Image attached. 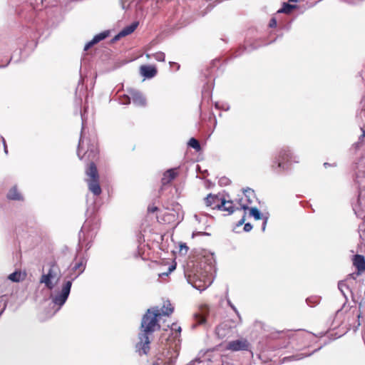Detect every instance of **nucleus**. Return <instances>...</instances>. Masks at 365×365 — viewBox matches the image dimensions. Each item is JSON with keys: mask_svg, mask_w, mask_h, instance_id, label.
I'll return each instance as SVG.
<instances>
[{"mask_svg": "<svg viewBox=\"0 0 365 365\" xmlns=\"http://www.w3.org/2000/svg\"><path fill=\"white\" fill-rule=\"evenodd\" d=\"M161 314L158 309H148L141 322L142 332L139 334V341L136 344V351L139 355L148 354L150 351V340L149 335L160 329L158 319Z\"/></svg>", "mask_w": 365, "mask_h": 365, "instance_id": "obj_1", "label": "nucleus"}, {"mask_svg": "<svg viewBox=\"0 0 365 365\" xmlns=\"http://www.w3.org/2000/svg\"><path fill=\"white\" fill-rule=\"evenodd\" d=\"M298 157L294 155L288 148L279 150L272 162L271 168L277 173H281L291 168L293 163H299Z\"/></svg>", "mask_w": 365, "mask_h": 365, "instance_id": "obj_2", "label": "nucleus"}, {"mask_svg": "<svg viewBox=\"0 0 365 365\" xmlns=\"http://www.w3.org/2000/svg\"><path fill=\"white\" fill-rule=\"evenodd\" d=\"M83 152L81 159L86 161H96L98 158V141L95 136L92 138H81L79 141L78 155Z\"/></svg>", "mask_w": 365, "mask_h": 365, "instance_id": "obj_3", "label": "nucleus"}, {"mask_svg": "<svg viewBox=\"0 0 365 365\" xmlns=\"http://www.w3.org/2000/svg\"><path fill=\"white\" fill-rule=\"evenodd\" d=\"M61 277V272L56 262H51L49 268L46 274H43L40 278V283L44 284L46 288L51 290L58 283Z\"/></svg>", "mask_w": 365, "mask_h": 365, "instance_id": "obj_4", "label": "nucleus"}, {"mask_svg": "<svg viewBox=\"0 0 365 365\" xmlns=\"http://www.w3.org/2000/svg\"><path fill=\"white\" fill-rule=\"evenodd\" d=\"M71 285L72 282L70 280L65 282L62 287L61 292L53 298V302L55 304L58 305L59 307L64 304L70 294Z\"/></svg>", "mask_w": 365, "mask_h": 365, "instance_id": "obj_5", "label": "nucleus"}, {"mask_svg": "<svg viewBox=\"0 0 365 365\" xmlns=\"http://www.w3.org/2000/svg\"><path fill=\"white\" fill-rule=\"evenodd\" d=\"M226 348L232 351H247L250 348V344L246 339H240L230 341Z\"/></svg>", "mask_w": 365, "mask_h": 365, "instance_id": "obj_6", "label": "nucleus"}, {"mask_svg": "<svg viewBox=\"0 0 365 365\" xmlns=\"http://www.w3.org/2000/svg\"><path fill=\"white\" fill-rule=\"evenodd\" d=\"M210 313V309L207 305H202L200 307L199 310L194 315L195 323L192 327L195 328L197 325H201L205 323L206 318Z\"/></svg>", "mask_w": 365, "mask_h": 365, "instance_id": "obj_7", "label": "nucleus"}, {"mask_svg": "<svg viewBox=\"0 0 365 365\" xmlns=\"http://www.w3.org/2000/svg\"><path fill=\"white\" fill-rule=\"evenodd\" d=\"M254 195V191L252 189L247 188L244 190V197L239 200V204L241 209L246 210L250 209V205L252 203L250 196Z\"/></svg>", "mask_w": 365, "mask_h": 365, "instance_id": "obj_8", "label": "nucleus"}, {"mask_svg": "<svg viewBox=\"0 0 365 365\" xmlns=\"http://www.w3.org/2000/svg\"><path fill=\"white\" fill-rule=\"evenodd\" d=\"M222 198L220 197L217 195H212L209 194L205 199V204L207 207H209L212 209H217L220 208V202Z\"/></svg>", "mask_w": 365, "mask_h": 365, "instance_id": "obj_9", "label": "nucleus"}, {"mask_svg": "<svg viewBox=\"0 0 365 365\" xmlns=\"http://www.w3.org/2000/svg\"><path fill=\"white\" fill-rule=\"evenodd\" d=\"M232 331L231 326L227 322L221 323L215 329V333L220 339L228 337Z\"/></svg>", "mask_w": 365, "mask_h": 365, "instance_id": "obj_10", "label": "nucleus"}, {"mask_svg": "<svg viewBox=\"0 0 365 365\" xmlns=\"http://www.w3.org/2000/svg\"><path fill=\"white\" fill-rule=\"evenodd\" d=\"M178 171L176 168H172L166 170L163 175L161 182L163 185L170 184L178 175Z\"/></svg>", "mask_w": 365, "mask_h": 365, "instance_id": "obj_11", "label": "nucleus"}, {"mask_svg": "<svg viewBox=\"0 0 365 365\" xmlns=\"http://www.w3.org/2000/svg\"><path fill=\"white\" fill-rule=\"evenodd\" d=\"M353 264L357 269V275L365 271V259L363 255H356L354 257Z\"/></svg>", "mask_w": 365, "mask_h": 365, "instance_id": "obj_12", "label": "nucleus"}, {"mask_svg": "<svg viewBox=\"0 0 365 365\" xmlns=\"http://www.w3.org/2000/svg\"><path fill=\"white\" fill-rule=\"evenodd\" d=\"M89 190L95 195H100L102 190L100 186L99 179L87 180Z\"/></svg>", "mask_w": 365, "mask_h": 365, "instance_id": "obj_13", "label": "nucleus"}, {"mask_svg": "<svg viewBox=\"0 0 365 365\" xmlns=\"http://www.w3.org/2000/svg\"><path fill=\"white\" fill-rule=\"evenodd\" d=\"M138 26V21L133 22L129 26H127L125 28H123L118 33V34L115 36V39H119L121 37H124V36H126L132 34L137 29Z\"/></svg>", "mask_w": 365, "mask_h": 365, "instance_id": "obj_14", "label": "nucleus"}, {"mask_svg": "<svg viewBox=\"0 0 365 365\" xmlns=\"http://www.w3.org/2000/svg\"><path fill=\"white\" fill-rule=\"evenodd\" d=\"M108 36V32H107V31H103L102 33H100V34L96 35L91 41H90L85 45L84 50L85 51L88 50L90 48H91L96 43L105 39Z\"/></svg>", "mask_w": 365, "mask_h": 365, "instance_id": "obj_15", "label": "nucleus"}, {"mask_svg": "<svg viewBox=\"0 0 365 365\" xmlns=\"http://www.w3.org/2000/svg\"><path fill=\"white\" fill-rule=\"evenodd\" d=\"M157 69L153 66H142L140 67V73L145 78H153L157 74Z\"/></svg>", "mask_w": 365, "mask_h": 365, "instance_id": "obj_16", "label": "nucleus"}, {"mask_svg": "<svg viewBox=\"0 0 365 365\" xmlns=\"http://www.w3.org/2000/svg\"><path fill=\"white\" fill-rule=\"evenodd\" d=\"M90 163L86 170L88 179H99V174L94 161H89Z\"/></svg>", "mask_w": 365, "mask_h": 365, "instance_id": "obj_17", "label": "nucleus"}, {"mask_svg": "<svg viewBox=\"0 0 365 365\" xmlns=\"http://www.w3.org/2000/svg\"><path fill=\"white\" fill-rule=\"evenodd\" d=\"M219 210L222 211H227L229 214H231L234 212L235 209L234 203L232 200H225V199L222 198L220 202V208Z\"/></svg>", "mask_w": 365, "mask_h": 365, "instance_id": "obj_18", "label": "nucleus"}, {"mask_svg": "<svg viewBox=\"0 0 365 365\" xmlns=\"http://www.w3.org/2000/svg\"><path fill=\"white\" fill-rule=\"evenodd\" d=\"M85 267L86 264L83 259H81L80 260L75 262L73 267H72V271L76 274V276L77 277L84 271Z\"/></svg>", "mask_w": 365, "mask_h": 365, "instance_id": "obj_19", "label": "nucleus"}, {"mask_svg": "<svg viewBox=\"0 0 365 365\" xmlns=\"http://www.w3.org/2000/svg\"><path fill=\"white\" fill-rule=\"evenodd\" d=\"M133 103L138 106H144L146 104L145 97L140 93H134L132 95Z\"/></svg>", "mask_w": 365, "mask_h": 365, "instance_id": "obj_20", "label": "nucleus"}, {"mask_svg": "<svg viewBox=\"0 0 365 365\" xmlns=\"http://www.w3.org/2000/svg\"><path fill=\"white\" fill-rule=\"evenodd\" d=\"M7 198L12 200H21L23 199L21 193L18 191L16 186L9 190L7 193Z\"/></svg>", "mask_w": 365, "mask_h": 365, "instance_id": "obj_21", "label": "nucleus"}, {"mask_svg": "<svg viewBox=\"0 0 365 365\" xmlns=\"http://www.w3.org/2000/svg\"><path fill=\"white\" fill-rule=\"evenodd\" d=\"M173 307L170 301L164 302L163 307L160 311L161 315L169 316L173 312Z\"/></svg>", "mask_w": 365, "mask_h": 365, "instance_id": "obj_22", "label": "nucleus"}, {"mask_svg": "<svg viewBox=\"0 0 365 365\" xmlns=\"http://www.w3.org/2000/svg\"><path fill=\"white\" fill-rule=\"evenodd\" d=\"M25 276L23 275L21 271H16L8 276V279L14 282H19L24 279Z\"/></svg>", "mask_w": 365, "mask_h": 365, "instance_id": "obj_23", "label": "nucleus"}, {"mask_svg": "<svg viewBox=\"0 0 365 365\" xmlns=\"http://www.w3.org/2000/svg\"><path fill=\"white\" fill-rule=\"evenodd\" d=\"M296 8V5L289 4V3H284L282 7L278 10V13L289 14Z\"/></svg>", "mask_w": 365, "mask_h": 365, "instance_id": "obj_24", "label": "nucleus"}, {"mask_svg": "<svg viewBox=\"0 0 365 365\" xmlns=\"http://www.w3.org/2000/svg\"><path fill=\"white\" fill-rule=\"evenodd\" d=\"M175 220V215L173 213L170 212L168 210H166L161 217V220L164 223H170L173 222Z\"/></svg>", "mask_w": 365, "mask_h": 365, "instance_id": "obj_25", "label": "nucleus"}, {"mask_svg": "<svg viewBox=\"0 0 365 365\" xmlns=\"http://www.w3.org/2000/svg\"><path fill=\"white\" fill-rule=\"evenodd\" d=\"M188 145L191 148H194L196 151H200L201 150V146L199 141L194 138L190 139Z\"/></svg>", "mask_w": 365, "mask_h": 365, "instance_id": "obj_26", "label": "nucleus"}, {"mask_svg": "<svg viewBox=\"0 0 365 365\" xmlns=\"http://www.w3.org/2000/svg\"><path fill=\"white\" fill-rule=\"evenodd\" d=\"M250 215L252 216L257 220L262 218V214L257 207H252L250 209Z\"/></svg>", "mask_w": 365, "mask_h": 365, "instance_id": "obj_27", "label": "nucleus"}, {"mask_svg": "<svg viewBox=\"0 0 365 365\" xmlns=\"http://www.w3.org/2000/svg\"><path fill=\"white\" fill-rule=\"evenodd\" d=\"M153 57L158 61L163 62L165 58V55L163 52L158 51L153 53Z\"/></svg>", "mask_w": 365, "mask_h": 365, "instance_id": "obj_28", "label": "nucleus"}, {"mask_svg": "<svg viewBox=\"0 0 365 365\" xmlns=\"http://www.w3.org/2000/svg\"><path fill=\"white\" fill-rule=\"evenodd\" d=\"M170 329H171L172 331H175V338L178 337L180 334V332H181V327L178 324L173 323L171 325V328Z\"/></svg>", "mask_w": 365, "mask_h": 365, "instance_id": "obj_29", "label": "nucleus"}, {"mask_svg": "<svg viewBox=\"0 0 365 365\" xmlns=\"http://www.w3.org/2000/svg\"><path fill=\"white\" fill-rule=\"evenodd\" d=\"M211 283H212V281H211L210 278H208V279H207V281H205V282H204V284H203V285H200V284L197 285V284L195 283V287L197 289H200V290H203V289H205L206 287H207L208 286H210V285L211 284Z\"/></svg>", "mask_w": 365, "mask_h": 365, "instance_id": "obj_30", "label": "nucleus"}, {"mask_svg": "<svg viewBox=\"0 0 365 365\" xmlns=\"http://www.w3.org/2000/svg\"><path fill=\"white\" fill-rule=\"evenodd\" d=\"M158 210V207L155 206L154 205H149L148 207V212H150V213H153V212H156Z\"/></svg>", "mask_w": 365, "mask_h": 365, "instance_id": "obj_31", "label": "nucleus"}, {"mask_svg": "<svg viewBox=\"0 0 365 365\" xmlns=\"http://www.w3.org/2000/svg\"><path fill=\"white\" fill-rule=\"evenodd\" d=\"M252 229V226L250 223H246L244 226V230L246 232H249Z\"/></svg>", "mask_w": 365, "mask_h": 365, "instance_id": "obj_32", "label": "nucleus"}, {"mask_svg": "<svg viewBox=\"0 0 365 365\" xmlns=\"http://www.w3.org/2000/svg\"><path fill=\"white\" fill-rule=\"evenodd\" d=\"M269 26L273 28V27H275L277 26V21L274 18H272L270 21H269Z\"/></svg>", "mask_w": 365, "mask_h": 365, "instance_id": "obj_33", "label": "nucleus"}, {"mask_svg": "<svg viewBox=\"0 0 365 365\" xmlns=\"http://www.w3.org/2000/svg\"><path fill=\"white\" fill-rule=\"evenodd\" d=\"M3 143H4V152L6 154L8 153V148H7V145L6 143V141L4 140V138H3Z\"/></svg>", "mask_w": 365, "mask_h": 365, "instance_id": "obj_34", "label": "nucleus"}, {"mask_svg": "<svg viewBox=\"0 0 365 365\" xmlns=\"http://www.w3.org/2000/svg\"><path fill=\"white\" fill-rule=\"evenodd\" d=\"M183 249H185V252L188 250V247L186 246L185 244L180 245V251H182Z\"/></svg>", "mask_w": 365, "mask_h": 365, "instance_id": "obj_35", "label": "nucleus"}, {"mask_svg": "<svg viewBox=\"0 0 365 365\" xmlns=\"http://www.w3.org/2000/svg\"><path fill=\"white\" fill-rule=\"evenodd\" d=\"M245 216H243L242 218L239 221L238 225H242L245 222Z\"/></svg>", "mask_w": 365, "mask_h": 365, "instance_id": "obj_36", "label": "nucleus"}, {"mask_svg": "<svg viewBox=\"0 0 365 365\" xmlns=\"http://www.w3.org/2000/svg\"><path fill=\"white\" fill-rule=\"evenodd\" d=\"M228 304L230 305V307H232V309H233L236 313H237V309H236L234 305H232L230 301H228Z\"/></svg>", "mask_w": 365, "mask_h": 365, "instance_id": "obj_37", "label": "nucleus"}, {"mask_svg": "<svg viewBox=\"0 0 365 365\" xmlns=\"http://www.w3.org/2000/svg\"><path fill=\"white\" fill-rule=\"evenodd\" d=\"M145 57L147 59H150L151 58H153V54H150V53H145Z\"/></svg>", "mask_w": 365, "mask_h": 365, "instance_id": "obj_38", "label": "nucleus"}, {"mask_svg": "<svg viewBox=\"0 0 365 365\" xmlns=\"http://www.w3.org/2000/svg\"><path fill=\"white\" fill-rule=\"evenodd\" d=\"M297 0H289V2H297Z\"/></svg>", "mask_w": 365, "mask_h": 365, "instance_id": "obj_39", "label": "nucleus"}, {"mask_svg": "<svg viewBox=\"0 0 365 365\" xmlns=\"http://www.w3.org/2000/svg\"><path fill=\"white\" fill-rule=\"evenodd\" d=\"M153 365H160V364H159L158 362H157V361H156V362L153 363Z\"/></svg>", "mask_w": 365, "mask_h": 365, "instance_id": "obj_40", "label": "nucleus"}]
</instances>
